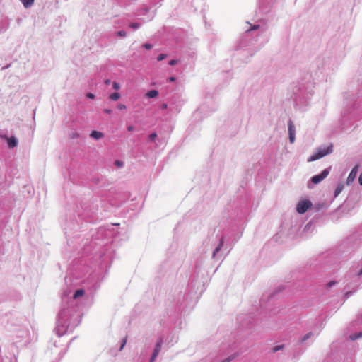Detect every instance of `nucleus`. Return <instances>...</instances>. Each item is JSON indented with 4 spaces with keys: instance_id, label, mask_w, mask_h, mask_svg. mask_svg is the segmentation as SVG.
<instances>
[{
    "instance_id": "nucleus-1",
    "label": "nucleus",
    "mask_w": 362,
    "mask_h": 362,
    "mask_svg": "<svg viewBox=\"0 0 362 362\" xmlns=\"http://www.w3.org/2000/svg\"><path fill=\"white\" fill-rule=\"evenodd\" d=\"M333 151V144H330L327 147H320L317 149V153L313 154L310 157L308 158V162H313L316 160H318L327 155L332 153Z\"/></svg>"
},
{
    "instance_id": "nucleus-2",
    "label": "nucleus",
    "mask_w": 362,
    "mask_h": 362,
    "mask_svg": "<svg viewBox=\"0 0 362 362\" xmlns=\"http://www.w3.org/2000/svg\"><path fill=\"white\" fill-rule=\"evenodd\" d=\"M311 206V202L308 200H303L298 202V204H297L296 210L298 213L302 214L307 211V210H308Z\"/></svg>"
},
{
    "instance_id": "nucleus-3",
    "label": "nucleus",
    "mask_w": 362,
    "mask_h": 362,
    "mask_svg": "<svg viewBox=\"0 0 362 362\" xmlns=\"http://www.w3.org/2000/svg\"><path fill=\"white\" fill-rule=\"evenodd\" d=\"M329 173L328 169L324 170L320 175H315L312 177V182L314 184H318L327 177Z\"/></svg>"
},
{
    "instance_id": "nucleus-4",
    "label": "nucleus",
    "mask_w": 362,
    "mask_h": 362,
    "mask_svg": "<svg viewBox=\"0 0 362 362\" xmlns=\"http://www.w3.org/2000/svg\"><path fill=\"white\" fill-rule=\"evenodd\" d=\"M357 173H358V166H355L354 168H352V170H351V172L347 177V180H346L347 185H350L351 183L353 182V181L354 180V179L356 177Z\"/></svg>"
},
{
    "instance_id": "nucleus-5",
    "label": "nucleus",
    "mask_w": 362,
    "mask_h": 362,
    "mask_svg": "<svg viewBox=\"0 0 362 362\" xmlns=\"http://www.w3.org/2000/svg\"><path fill=\"white\" fill-rule=\"evenodd\" d=\"M161 345H162V340L160 339L159 341H158L156 344V346H155V349L153 350V354H152V356H151V361L150 362H153L156 357L158 356L160 349H161Z\"/></svg>"
},
{
    "instance_id": "nucleus-6",
    "label": "nucleus",
    "mask_w": 362,
    "mask_h": 362,
    "mask_svg": "<svg viewBox=\"0 0 362 362\" xmlns=\"http://www.w3.org/2000/svg\"><path fill=\"white\" fill-rule=\"evenodd\" d=\"M8 145L9 148H13L16 147L18 144V141L14 136H11L7 139Z\"/></svg>"
},
{
    "instance_id": "nucleus-7",
    "label": "nucleus",
    "mask_w": 362,
    "mask_h": 362,
    "mask_svg": "<svg viewBox=\"0 0 362 362\" xmlns=\"http://www.w3.org/2000/svg\"><path fill=\"white\" fill-rule=\"evenodd\" d=\"M90 136L95 139H99L103 136V134L100 132L94 130L91 132Z\"/></svg>"
},
{
    "instance_id": "nucleus-8",
    "label": "nucleus",
    "mask_w": 362,
    "mask_h": 362,
    "mask_svg": "<svg viewBox=\"0 0 362 362\" xmlns=\"http://www.w3.org/2000/svg\"><path fill=\"white\" fill-rule=\"evenodd\" d=\"M158 91L156 90H151L149 91H148L147 93L146 94V97L149 98H155V97L158 96Z\"/></svg>"
},
{
    "instance_id": "nucleus-9",
    "label": "nucleus",
    "mask_w": 362,
    "mask_h": 362,
    "mask_svg": "<svg viewBox=\"0 0 362 362\" xmlns=\"http://www.w3.org/2000/svg\"><path fill=\"white\" fill-rule=\"evenodd\" d=\"M25 8L30 7L33 4L35 0H20Z\"/></svg>"
},
{
    "instance_id": "nucleus-10",
    "label": "nucleus",
    "mask_w": 362,
    "mask_h": 362,
    "mask_svg": "<svg viewBox=\"0 0 362 362\" xmlns=\"http://www.w3.org/2000/svg\"><path fill=\"white\" fill-rule=\"evenodd\" d=\"M361 337H362V332L349 335V339L351 341L356 340Z\"/></svg>"
},
{
    "instance_id": "nucleus-11",
    "label": "nucleus",
    "mask_w": 362,
    "mask_h": 362,
    "mask_svg": "<svg viewBox=\"0 0 362 362\" xmlns=\"http://www.w3.org/2000/svg\"><path fill=\"white\" fill-rule=\"evenodd\" d=\"M343 189H344V185L343 184L338 185L337 188L335 189V191H334V196L337 197L341 192Z\"/></svg>"
},
{
    "instance_id": "nucleus-12",
    "label": "nucleus",
    "mask_w": 362,
    "mask_h": 362,
    "mask_svg": "<svg viewBox=\"0 0 362 362\" xmlns=\"http://www.w3.org/2000/svg\"><path fill=\"white\" fill-rule=\"evenodd\" d=\"M84 294V291L82 290V289H78V290H76V292L74 293V298L76 299L80 296H83Z\"/></svg>"
},
{
    "instance_id": "nucleus-13",
    "label": "nucleus",
    "mask_w": 362,
    "mask_h": 362,
    "mask_svg": "<svg viewBox=\"0 0 362 362\" xmlns=\"http://www.w3.org/2000/svg\"><path fill=\"white\" fill-rule=\"evenodd\" d=\"M291 133L295 134V128L293 122L290 120L288 122V134Z\"/></svg>"
},
{
    "instance_id": "nucleus-14",
    "label": "nucleus",
    "mask_w": 362,
    "mask_h": 362,
    "mask_svg": "<svg viewBox=\"0 0 362 362\" xmlns=\"http://www.w3.org/2000/svg\"><path fill=\"white\" fill-rule=\"evenodd\" d=\"M120 98V94L117 92L110 94V98L112 100H117Z\"/></svg>"
},
{
    "instance_id": "nucleus-15",
    "label": "nucleus",
    "mask_w": 362,
    "mask_h": 362,
    "mask_svg": "<svg viewBox=\"0 0 362 362\" xmlns=\"http://www.w3.org/2000/svg\"><path fill=\"white\" fill-rule=\"evenodd\" d=\"M221 247H222V241H221L220 244L218 245V247L214 251L213 257H214L216 255V252H218L220 250Z\"/></svg>"
},
{
    "instance_id": "nucleus-16",
    "label": "nucleus",
    "mask_w": 362,
    "mask_h": 362,
    "mask_svg": "<svg viewBox=\"0 0 362 362\" xmlns=\"http://www.w3.org/2000/svg\"><path fill=\"white\" fill-rule=\"evenodd\" d=\"M284 348V346L283 345H279V346H274L273 349H272V351L273 352H276L281 349H282Z\"/></svg>"
},
{
    "instance_id": "nucleus-17",
    "label": "nucleus",
    "mask_w": 362,
    "mask_h": 362,
    "mask_svg": "<svg viewBox=\"0 0 362 362\" xmlns=\"http://www.w3.org/2000/svg\"><path fill=\"white\" fill-rule=\"evenodd\" d=\"M167 57V55L165 54H160L158 56L157 59L158 61H162L164 59Z\"/></svg>"
},
{
    "instance_id": "nucleus-18",
    "label": "nucleus",
    "mask_w": 362,
    "mask_h": 362,
    "mask_svg": "<svg viewBox=\"0 0 362 362\" xmlns=\"http://www.w3.org/2000/svg\"><path fill=\"white\" fill-rule=\"evenodd\" d=\"M129 26L133 29H137L139 27V24L138 23H132Z\"/></svg>"
},
{
    "instance_id": "nucleus-19",
    "label": "nucleus",
    "mask_w": 362,
    "mask_h": 362,
    "mask_svg": "<svg viewBox=\"0 0 362 362\" xmlns=\"http://www.w3.org/2000/svg\"><path fill=\"white\" fill-rule=\"evenodd\" d=\"M112 88L115 89V90H119L120 88V86L118 83L117 82H113L112 83Z\"/></svg>"
},
{
    "instance_id": "nucleus-20",
    "label": "nucleus",
    "mask_w": 362,
    "mask_h": 362,
    "mask_svg": "<svg viewBox=\"0 0 362 362\" xmlns=\"http://www.w3.org/2000/svg\"><path fill=\"white\" fill-rule=\"evenodd\" d=\"M289 140L291 144H293L295 141V134H289Z\"/></svg>"
},
{
    "instance_id": "nucleus-21",
    "label": "nucleus",
    "mask_w": 362,
    "mask_h": 362,
    "mask_svg": "<svg viewBox=\"0 0 362 362\" xmlns=\"http://www.w3.org/2000/svg\"><path fill=\"white\" fill-rule=\"evenodd\" d=\"M148 137L151 141H153L157 137V134L156 133H152L149 135Z\"/></svg>"
},
{
    "instance_id": "nucleus-22",
    "label": "nucleus",
    "mask_w": 362,
    "mask_h": 362,
    "mask_svg": "<svg viewBox=\"0 0 362 362\" xmlns=\"http://www.w3.org/2000/svg\"><path fill=\"white\" fill-rule=\"evenodd\" d=\"M117 35H119L120 37H125L126 36V33L124 30H120V31L117 32Z\"/></svg>"
},
{
    "instance_id": "nucleus-23",
    "label": "nucleus",
    "mask_w": 362,
    "mask_h": 362,
    "mask_svg": "<svg viewBox=\"0 0 362 362\" xmlns=\"http://www.w3.org/2000/svg\"><path fill=\"white\" fill-rule=\"evenodd\" d=\"M311 335H312V333H311V332H309V333L306 334L303 337V338L302 341H305V340H307L308 338H310V336H311Z\"/></svg>"
},
{
    "instance_id": "nucleus-24",
    "label": "nucleus",
    "mask_w": 362,
    "mask_h": 362,
    "mask_svg": "<svg viewBox=\"0 0 362 362\" xmlns=\"http://www.w3.org/2000/svg\"><path fill=\"white\" fill-rule=\"evenodd\" d=\"M177 64V60L176 59H172L169 62V64L171 66H174Z\"/></svg>"
},
{
    "instance_id": "nucleus-25",
    "label": "nucleus",
    "mask_w": 362,
    "mask_h": 362,
    "mask_svg": "<svg viewBox=\"0 0 362 362\" xmlns=\"http://www.w3.org/2000/svg\"><path fill=\"white\" fill-rule=\"evenodd\" d=\"M86 97L90 99H93L95 98V95L91 93H88L86 94Z\"/></svg>"
},
{
    "instance_id": "nucleus-26",
    "label": "nucleus",
    "mask_w": 362,
    "mask_h": 362,
    "mask_svg": "<svg viewBox=\"0 0 362 362\" xmlns=\"http://www.w3.org/2000/svg\"><path fill=\"white\" fill-rule=\"evenodd\" d=\"M143 46H144V47H145L147 49H150L152 47V45L151 44H148V43H146Z\"/></svg>"
},
{
    "instance_id": "nucleus-27",
    "label": "nucleus",
    "mask_w": 362,
    "mask_h": 362,
    "mask_svg": "<svg viewBox=\"0 0 362 362\" xmlns=\"http://www.w3.org/2000/svg\"><path fill=\"white\" fill-rule=\"evenodd\" d=\"M336 284L335 281H329L327 284V288H330L331 286H332L333 285H334Z\"/></svg>"
},
{
    "instance_id": "nucleus-28",
    "label": "nucleus",
    "mask_w": 362,
    "mask_h": 362,
    "mask_svg": "<svg viewBox=\"0 0 362 362\" xmlns=\"http://www.w3.org/2000/svg\"><path fill=\"white\" fill-rule=\"evenodd\" d=\"M117 107L119 110H124V109H126V105L124 104H119V105H118Z\"/></svg>"
},
{
    "instance_id": "nucleus-29",
    "label": "nucleus",
    "mask_w": 362,
    "mask_h": 362,
    "mask_svg": "<svg viewBox=\"0 0 362 362\" xmlns=\"http://www.w3.org/2000/svg\"><path fill=\"white\" fill-rule=\"evenodd\" d=\"M115 164L118 167H121L123 165L122 162L119 160H116Z\"/></svg>"
},
{
    "instance_id": "nucleus-30",
    "label": "nucleus",
    "mask_w": 362,
    "mask_h": 362,
    "mask_svg": "<svg viewBox=\"0 0 362 362\" xmlns=\"http://www.w3.org/2000/svg\"><path fill=\"white\" fill-rule=\"evenodd\" d=\"M126 342H127V339H123V341H122V345H121V346H120V350H122V349L124 348V346H125Z\"/></svg>"
},
{
    "instance_id": "nucleus-31",
    "label": "nucleus",
    "mask_w": 362,
    "mask_h": 362,
    "mask_svg": "<svg viewBox=\"0 0 362 362\" xmlns=\"http://www.w3.org/2000/svg\"><path fill=\"white\" fill-rule=\"evenodd\" d=\"M134 127L132 125H129V127H127V130L129 132L134 131Z\"/></svg>"
},
{
    "instance_id": "nucleus-32",
    "label": "nucleus",
    "mask_w": 362,
    "mask_h": 362,
    "mask_svg": "<svg viewBox=\"0 0 362 362\" xmlns=\"http://www.w3.org/2000/svg\"><path fill=\"white\" fill-rule=\"evenodd\" d=\"M358 182H359L360 185H362V173L360 175V176L358 177Z\"/></svg>"
},
{
    "instance_id": "nucleus-33",
    "label": "nucleus",
    "mask_w": 362,
    "mask_h": 362,
    "mask_svg": "<svg viewBox=\"0 0 362 362\" xmlns=\"http://www.w3.org/2000/svg\"><path fill=\"white\" fill-rule=\"evenodd\" d=\"M168 81L170 82H173L175 81V78L174 76H171L168 78Z\"/></svg>"
},
{
    "instance_id": "nucleus-34",
    "label": "nucleus",
    "mask_w": 362,
    "mask_h": 362,
    "mask_svg": "<svg viewBox=\"0 0 362 362\" xmlns=\"http://www.w3.org/2000/svg\"><path fill=\"white\" fill-rule=\"evenodd\" d=\"M105 83L106 85H109V84L110 83V79H107V80H105Z\"/></svg>"
},
{
    "instance_id": "nucleus-35",
    "label": "nucleus",
    "mask_w": 362,
    "mask_h": 362,
    "mask_svg": "<svg viewBox=\"0 0 362 362\" xmlns=\"http://www.w3.org/2000/svg\"><path fill=\"white\" fill-rule=\"evenodd\" d=\"M104 111H105V112H106L107 114H110L111 112V110H108V109H105Z\"/></svg>"
},
{
    "instance_id": "nucleus-36",
    "label": "nucleus",
    "mask_w": 362,
    "mask_h": 362,
    "mask_svg": "<svg viewBox=\"0 0 362 362\" xmlns=\"http://www.w3.org/2000/svg\"><path fill=\"white\" fill-rule=\"evenodd\" d=\"M230 361V358H226V359L223 360V361H221V362H229Z\"/></svg>"
},
{
    "instance_id": "nucleus-37",
    "label": "nucleus",
    "mask_w": 362,
    "mask_h": 362,
    "mask_svg": "<svg viewBox=\"0 0 362 362\" xmlns=\"http://www.w3.org/2000/svg\"><path fill=\"white\" fill-rule=\"evenodd\" d=\"M162 107H163V109L167 108V105H166V104H163V105H162Z\"/></svg>"
},
{
    "instance_id": "nucleus-38",
    "label": "nucleus",
    "mask_w": 362,
    "mask_h": 362,
    "mask_svg": "<svg viewBox=\"0 0 362 362\" xmlns=\"http://www.w3.org/2000/svg\"><path fill=\"white\" fill-rule=\"evenodd\" d=\"M362 275V268L360 269V272L358 273V276H361Z\"/></svg>"
}]
</instances>
